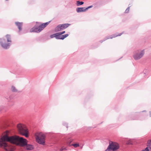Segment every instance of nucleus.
<instances>
[{
    "instance_id": "nucleus-1",
    "label": "nucleus",
    "mask_w": 151,
    "mask_h": 151,
    "mask_svg": "<svg viewBox=\"0 0 151 151\" xmlns=\"http://www.w3.org/2000/svg\"><path fill=\"white\" fill-rule=\"evenodd\" d=\"M9 133L8 131H6L0 138V147L7 151H14V149L13 147L9 144L7 142L17 145L19 137L17 135L9 136Z\"/></svg>"
},
{
    "instance_id": "nucleus-2",
    "label": "nucleus",
    "mask_w": 151,
    "mask_h": 151,
    "mask_svg": "<svg viewBox=\"0 0 151 151\" xmlns=\"http://www.w3.org/2000/svg\"><path fill=\"white\" fill-rule=\"evenodd\" d=\"M17 129L19 134L25 136L26 137H28V131L24 125L18 124L17 125Z\"/></svg>"
},
{
    "instance_id": "nucleus-3",
    "label": "nucleus",
    "mask_w": 151,
    "mask_h": 151,
    "mask_svg": "<svg viewBox=\"0 0 151 151\" xmlns=\"http://www.w3.org/2000/svg\"><path fill=\"white\" fill-rule=\"evenodd\" d=\"M35 138L36 142L40 144H45V136L42 132H37L35 134Z\"/></svg>"
},
{
    "instance_id": "nucleus-4",
    "label": "nucleus",
    "mask_w": 151,
    "mask_h": 151,
    "mask_svg": "<svg viewBox=\"0 0 151 151\" xmlns=\"http://www.w3.org/2000/svg\"><path fill=\"white\" fill-rule=\"evenodd\" d=\"M145 53L144 50H137L133 52V57L135 60H138L143 56Z\"/></svg>"
},
{
    "instance_id": "nucleus-5",
    "label": "nucleus",
    "mask_w": 151,
    "mask_h": 151,
    "mask_svg": "<svg viewBox=\"0 0 151 151\" xmlns=\"http://www.w3.org/2000/svg\"><path fill=\"white\" fill-rule=\"evenodd\" d=\"M119 147V145L118 143L111 142V143L110 142L109 145L106 150V151H115L118 149Z\"/></svg>"
},
{
    "instance_id": "nucleus-6",
    "label": "nucleus",
    "mask_w": 151,
    "mask_h": 151,
    "mask_svg": "<svg viewBox=\"0 0 151 151\" xmlns=\"http://www.w3.org/2000/svg\"><path fill=\"white\" fill-rule=\"evenodd\" d=\"M49 24V22H47L42 24L39 27H34L30 30V32H39L43 30Z\"/></svg>"
},
{
    "instance_id": "nucleus-7",
    "label": "nucleus",
    "mask_w": 151,
    "mask_h": 151,
    "mask_svg": "<svg viewBox=\"0 0 151 151\" xmlns=\"http://www.w3.org/2000/svg\"><path fill=\"white\" fill-rule=\"evenodd\" d=\"M65 31H64L63 32H60L57 33L55 34L51 35L50 36V37L51 38L55 37L56 39H60L63 40L66 37V35H62L65 33Z\"/></svg>"
},
{
    "instance_id": "nucleus-8",
    "label": "nucleus",
    "mask_w": 151,
    "mask_h": 151,
    "mask_svg": "<svg viewBox=\"0 0 151 151\" xmlns=\"http://www.w3.org/2000/svg\"><path fill=\"white\" fill-rule=\"evenodd\" d=\"M27 143V141L23 137H19L18 144L20 146L23 147L25 146Z\"/></svg>"
},
{
    "instance_id": "nucleus-9",
    "label": "nucleus",
    "mask_w": 151,
    "mask_h": 151,
    "mask_svg": "<svg viewBox=\"0 0 151 151\" xmlns=\"http://www.w3.org/2000/svg\"><path fill=\"white\" fill-rule=\"evenodd\" d=\"M122 34H123V32L119 33L118 35L116 33L113 34L112 35L106 37L103 40H100V42L101 43H102L103 42L107 39H112L113 38L117 36H120Z\"/></svg>"
},
{
    "instance_id": "nucleus-10",
    "label": "nucleus",
    "mask_w": 151,
    "mask_h": 151,
    "mask_svg": "<svg viewBox=\"0 0 151 151\" xmlns=\"http://www.w3.org/2000/svg\"><path fill=\"white\" fill-rule=\"evenodd\" d=\"M0 43L1 46L5 49H7L10 45L9 43H6V40L4 39L1 40Z\"/></svg>"
},
{
    "instance_id": "nucleus-11",
    "label": "nucleus",
    "mask_w": 151,
    "mask_h": 151,
    "mask_svg": "<svg viewBox=\"0 0 151 151\" xmlns=\"http://www.w3.org/2000/svg\"><path fill=\"white\" fill-rule=\"evenodd\" d=\"M65 24L59 25L56 28L55 30L57 31H60L63 30L65 28Z\"/></svg>"
},
{
    "instance_id": "nucleus-12",
    "label": "nucleus",
    "mask_w": 151,
    "mask_h": 151,
    "mask_svg": "<svg viewBox=\"0 0 151 151\" xmlns=\"http://www.w3.org/2000/svg\"><path fill=\"white\" fill-rule=\"evenodd\" d=\"M76 11L77 13L84 12L86 11V7H78L76 9Z\"/></svg>"
},
{
    "instance_id": "nucleus-13",
    "label": "nucleus",
    "mask_w": 151,
    "mask_h": 151,
    "mask_svg": "<svg viewBox=\"0 0 151 151\" xmlns=\"http://www.w3.org/2000/svg\"><path fill=\"white\" fill-rule=\"evenodd\" d=\"M24 148L27 150H32L34 149L33 145L27 144L24 146Z\"/></svg>"
},
{
    "instance_id": "nucleus-14",
    "label": "nucleus",
    "mask_w": 151,
    "mask_h": 151,
    "mask_svg": "<svg viewBox=\"0 0 151 151\" xmlns=\"http://www.w3.org/2000/svg\"><path fill=\"white\" fill-rule=\"evenodd\" d=\"M72 140L70 141V142H68L67 140V145H69L70 146H73L74 147H75V148L79 146V144H78V143L70 144V143L72 142Z\"/></svg>"
},
{
    "instance_id": "nucleus-15",
    "label": "nucleus",
    "mask_w": 151,
    "mask_h": 151,
    "mask_svg": "<svg viewBox=\"0 0 151 151\" xmlns=\"http://www.w3.org/2000/svg\"><path fill=\"white\" fill-rule=\"evenodd\" d=\"M15 24L18 27L19 31H20L22 30V25L23 23L22 22H16Z\"/></svg>"
},
{
    "instance_id": "nucleus-16",
    "label": "nucleus",
    "mask_w": 151,
    "mask_h": 151,
    "mask_svg": "<svg viewBox=\"0 0 151 151\" xmlns=\"http://www.w3.org/2000/svg\"><path fill=\"white\" fill-rule=\"evenodd\" d=\"M84 3V2L83 1H76V4L77 6H79L83 5Z\"/></svg>"
},
{
    "instance_id": "nucleus-17",
    "label": "nucleus",
    "mask_w": 151,
    "mask_h": 151,
    "mask_svg": "<svg viewBox=\"0 0 151 151\" xmlns=\"http://www.w3.org/2000/svg\"><path fill=\"white\" fill-rule=\"evenodd\" d=\"M6 38L7 39V41L8 42H11V38L10 35H7L6 36Z\"/></svg>"
},
{
    "instance_id": "nucleus-18",
    "label": "nucleus",
    "mask_w": 151,
    "mask_h": 151,
    "mask_svg": "<svg viewBox=\"0 0 151 151\" xmlns=\"http://www.w3.org/2000/svg\"><path fill=\"white\" fill-rule=\"evenodd\" d=\"M11 90L13 92H16L17 91L15 88L14 86H12V87Z\"/></svg>"
},
{
    "instance_id": "nucleus-19",
    "label": "nucleus",
    "mask_w": 151,
    "mask_h": 151,
    "mask_svg": "<svg viewBox=\"0 0 151 151\" xmlns=\"http://www.w3.org/2000/svg\"><path fill=\"white\" fill-rule=\"evenodd\" d=\"M130 6H129L126 10L125 12V13H128L129 11V9Z\"/></svg>"
},
{
    "instance_id": "nucleus-20",
    "label": "nucleus",
    "mask_w": 151,
    "mask_h": 151,
    "mask_svg": "<svg viewBox=\"0 0 151 151\" xmlns=\"http://www.w3.org/2000/svg\"><path fill=\"white\" fill-rule=\"evenodd\" d=\"M141 151H150L149 149V147H147L144 150H143Z\"/></svg>"
},
{
    "instance_id": "nucleus-21",
    "label": "nucleus",
    "mask_w": 151,
    "mask_h": 151,
    "mask_svg": "<svg viewBox=\"0 0 151 151\" xmlns=\"http://www.w3.org/2000/svg\"><path fill=\"white\" fill-rule=\"evenodd\" d=\"M93 6L92 5H91L89 6H88V7H87V8H86V11L88 9L90 8H91Z\"/></svg>"
},
{
    "instance_id": "nucleus-22",
    "label": "nucleus",
    "mask_w": 151,
    "mask_h": 151,
    "mask_svg": "<svg viewBox=\"0 0 151 151\" xmlns=\"http://www.w3.org/2000/svg\"><path fill=\"white\" fill-rule=\"evenodd\" d=\"M150 144H149V145H147V147H149V150L151 151V146L149 145Z\"/></svg>"
},
{
    "instance_id": "nucleus-23",
    "label": "nucleus",
    "mask_w": 151,
    "mask_h": 151,
    "mask_svg": "<svg viewBox=\"0 0 151 151\" xmlns=\"http://www.w3.org/2000/svg\"><path fill=\"white\" fill-rule=\"evenodd\" d=\"M70 25V24L67 23V28Z\"/></svg>"
},
{
    "instance_id": "nucleus-24",
    "label": "nucleus",
    "mask_w": 151,
    "mask_h": 151,
    "mask_svg": "<svg viewBox=\"0 0 151 151\" xmlns=\"http://www.w3.org/2000/svg\"><path fill=\"white\" fill-rule=\"evenodd\" d=\"M137 119V118H132L131 119H132V120H135V119Z\"/></svg>"
},
{
    "instance_id": "nucleus-25",
    "label": "nucleus",
    "mask_w": 151,
    "mask_h": 151,
    "mask_svg": "<svg viewBox=\"0 0 151 151\" xmlns=\"http://www.w3.org/2000/svg\"><path fill=\"white\" fill-rule=\"evenodd\" d=\"M149 144H151V140H150V142H149Z\"/></svg>"
},
{
    "instance_id": "nucleus-26",
    "label": "nucleus",
    "mask_w": 151,
    "mask_h": 151,
    "mask_svg": "<svg viewBox=\"0 0 151 151\" xmlns=\"http://www.w3.org/2000/svg\"><path fill=\"white\" fill-rule=\"evenodd\" d=\"M150 116H151V111H150Z\"/></svg>"
},
{
    "instance_id": "nucleus-27",
    "label": "nucleus",
    "mask_w": 151,
    "mask_h": 151,
    "mask_svg": "<svg viewBox=\"0 0 151 151\" xmlns=\"http://www.w3.org/2000/svg\"><path fill=\"white\" fill-rule=\"evenodd\" d=\"M145 111H146L145 110H144L143 111H142V112H145Z\"/></svg>"
},
{
    "instance_id": "nucleus-28",
    "label": "nucleus",
    "mask_w": 151,
    "mask_h": 151,
    "mask_svg": "<svg viewBox=\"0 0 151 151\" xmlns=\"http://www.w3.org/2000/svg\"><path fill=\"white\" fill-rule=\"evenodd\" d=\"M68 36V34H67V37Z\"/></svg>"
}]
</instances>
